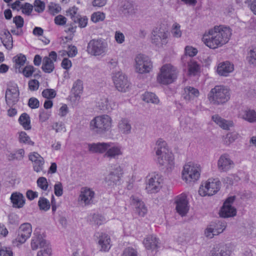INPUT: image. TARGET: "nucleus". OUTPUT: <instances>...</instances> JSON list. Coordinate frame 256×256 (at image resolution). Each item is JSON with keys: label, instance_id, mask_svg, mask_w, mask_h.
Returning <instances> with one entry per match:
<instances>
[{"label": "nucleus", "instance_id": "1", "mask_svg": "<svg viewBox=\"0 0 256 256\" xmlns=\"http://www.w3.org/2000/svg\"><path fill=\"white\" fill-rule=\"evenodd\" d=\"M232 35L230 29L222 26L209 30V48L214 49L228 42Z\"/></svg>", "mask_w": 256, "mask_h": 256}, {"label": "nucleus", "instance_id": "2", "mask_svg": "<svg viewBox=\"0 0 256 256\" xmlns=\"http://www.w3.org/2000/svg\"><path fill=\"white\" fill-rule=\"evenodd\" d=\"M230 90L226 86H216L212 88L209 96V102L214 106L222 105L230 99Z\"/></svg>", "mask_w": 256, "mask_h": 256}, {"label": "nucleus", "instance_id": "3", "mask_svg": "<svg viewBox=\"0 0 256 256\" xmlns=\"http://www.w3.org/2000/svg\"><path fill=\"white\" fill-rule=\"evenodd\" d=\"M112 120L107 114L96 116L90 122V129L94 132L102 134L108 132L112 127Z\"/></svg>", "mask_w": 256, "mask_h": 256}, {"label": "nucleus", "instance_id": "4", "mask_svg": "<svg viewBox=\"0 0 256 256\" xmlns=\"http://www.w3.org/2000/svg\"><path fill=\"white\" fill-rule=\"evenodd\" d=\"M31 242V247L32 250L38 248L40 250L38 252L36 256H51L52 249L50 243L44 240L40 234L35 235Z\"/></svg>", "mask_w": 256, "mask_h": 256}, {"label": "nucleus", "instance_id": "5", "mask_svg": "<svg viewBox=\"0 0 256 256\" xmlns=\"http://www.w3.org/2000/svg\"><path fill=\"white\" fill-rule=\"evenodd\" d=\"M177 77V72L174 67L170 64L164 65L157 76L158 82L163 84L172 83Z\"/></svg>", "mask_w": 256, "mask_h": 256}, {"label": "nucleus", "instance_id": "6", "mask_svg": "<svg viewBox=\"0 0 256 256\" xmlns=\"http://www.w3.org/2000/svg\"><path fill=\"white\" fill-rule=\"evenodd\" d=\"M200 165L190 162L186 164L182 172V178L186 183L194 182L200 176Z\"/></svg>", "mask_w": 256, "mask_h": 256}, {"label": "nucleus", "instance_id": "7", "mask_svg": "<svg viewBox=\"0 0 256 256\" xmlns=\"http://www.w3.org/2000/svg\"><path fill=\"white\" fill-rule=\"evenodd\" d=\"M168 31L165 28L161 26L156 28L152 32L151 42L158 47H162L168 43Z\"/></svg>", "mask_w": 256, "mask_h": 256}, {"label": "nucleus", "instance_id": "8", "mask_svg": "<svg viewBox=\"0 0 256 256\" xmlns=\"http://www.w3.org/2000/svg\"><path fill=\"white\" fill-rule=\"evenodd\" d=\"M107 44L102 39H92L88 44L86 51L92 55L98 56L104 54Z\"/></svg>", "mask_w": 256, "mask_h": 256}, {"label": "nucleus", "instance_id": "9", "mask_svg": "<svg viewBox=\"0 0 256 256\" xmlns=\"http://www.w3.org/2000/svg\"><path fill=\"white\" fill-rule=\"evenodd\" d=\"M236 198L235 196L228 197L224 200L220 211V216L224 218L234 217L236 214V209L232 206Z\"/></svg>", "mask_w": 256, "mask_h": 256}, {"label": "nucleus", "instance_id": "10", "mask_svg": "<svg viewBox=\"0 0 256 256\" xmlns=\"http://www.w3.org/2000/svg\"><path fill=\"white\" fill-rule=\"evenodd\" d=\"M136 70L140 74L149 72L152 68V62L150 58L144 54H138L135 59Z\"/></svg>", "mask_w": 256, "mask_h": 256}, {"label": "nucleus", "instance_id": "11", "mask_svg": "<svg viewBox=\"0 0 256 256\" xmlns=\"http://www.w3.org/2000/svg\"><path fill=\"white\" fill-rule=\"evenodd\" d=\"M112 80L116 88L120 92H126L130 86V82L126 76L122 72H118L114 74Z\"/></svg>", "mask_w": 256, "mask_h": 256}, {"label": "nucleus", "instance_id": "12", "mask_svg": "<svg viewBox=\"0 0 256 256\" xmlns=\"http://www.w3.org/2000/svg\"><path fill=\"white\" fill-rule=\"evenodd\" d=\"M122 174V168L120 166L114 168V171L111 172L104 178L105 186L112 188L116 186L120 180Z\"/></svg>", "mask_w": 256, "mask_h": 256}, {"label": "nucleus", "instance_id": "13", "mask_svg": "<svg viewBox=\"0 0 256 256\" xmlns=\"http://www.w3.org/2000/svg\"><path fill=\"white\" fill-rule=\"evenodd\" d=\"M176 210L182 216H185L188 212V202L186 194H182L176 198Z\"/></svg>", "mask_w": 256, "mask_h": 256}, {"label": "nucleus", "instance_id": "14", "mask_svg": "<svg viewBox=\"0 0 256 256\" xmlns=\"http://www.w3.org/2000/svg\"><path fill=\"white\" fill-rule=\"evenodd\" d=\"M162 178L158 174H154L148 180L146 188L148 193H156L158 192L162 186Z\"/></svg>", "mask_w": 256, "mask_h": 256}, {"label": "nucleus", "instance_id": "15", "mask_svg": "<svg viewBox=\"0 0 256 256\" xmlns=\"http://www.w3.org/2000/svg\"><path fill=\"white\" fill-rule=\"evenodd\" d=\"M19 91L18 88L12 86L7 88L6 92V102L10 107L16 104L19 100Z\"/></svg>", "mask_w": 256, "mask_h": 256}, {"label": "nucleus", "instance_id": "16", "mask_svg": "<svg viewBox=\"0 0 256 256\" xmlns=\"http://www.w3.org/2000/svg\"><path fill=\"white\" fill-rule=\"evenodd\" d=\"M28 158L33 163V168L35 172H38L43 170L44 160L40 154L36 152H31Z\"/></svg>", "mask_w": 256, "mask_h": 256}, {"label": "nucleus", "instance_id": "17", "mask_svg": "<svg viewBox=\"0 0 256 256\" xmlns=\"http://www.w3.org/2000/svg\"><path fill=\"white\" fill-rule=\"evenodd\" d=\"M94 196V192L90 188L84 187L81 189L80 194L78 200L85 206L89 205L92 202V199Z\"/></svg>", "mask_w": 256, "mask_h": 256}, {"label": "nucleus", "instance_id": "18", "mask_svg": "<svg viewBox=\"0 0 256 256\" xmlns=\"http://www.w3.org/2000/svg\"><path fill=\"white\" fill-rule=\"evenodd\" d=\"M158 162L162 166H164L168 170H172L174 168V156L172 152H168L158 156Z\"/></svg>", "mask_w": 256, "mask_h": 256}, {"label": "nucleus", "instance_id": "19", "mask_svg": "<svg viewBox=\"0 0 256 256\" xmlns=\"http://www.w3.org/2000/svg\"><path fill=\"white\" fill-rule=\"evenodd\" d=\"M234 163L230 158L228 154H224L222 155L218 162V169L223 172H226L233 168Z\"/></svg>", "mask_w": 256, "mask_h": 256}, {"label": "nucleus", "instance_id": "20", "mask_svg": "<svg viewBox=\"0 0 256 256\" xmlns=\"http://www.w3.org/2000/svg\"><path fill=\"white\" fill-rule=\"evenodd\" d=\"M117 128L118 132L122 134H130L132 129L130 120L127 118H120L118 122Z\"/></svg>", "mask_w": 256, "mask_h": 256}, {"label": "nucleus", "instance_id": "21", "mask_svg": "<svg viewBox=\"0 0 256 256\" xmlns=\"http://www.w3.org/2000/svg\"><path fill=\"white\" fill-rule=\"evenodd\" d=\"M95 236L98 238V244L100 246V250L108 252L110 248V236L105 233L96 232Z\"/></svg>", "mask_w": 256, "mask_h": 256}, {"label": "nucleus", "instance_id": "22", "mask_svg": "<svg viewBox=\"0 0 256 256\" xmlns=\"http://www.w3.org/2000/svg\"><path fill=\"white\" fill-rule=\"evenodd\" d=\"M234 70V64L229 61H225L218 64L216 72L220 76H228Z\"/></svg>", "mask_w": 256, "mask_h": 256}, {"label": "nucleus", "instance_id": "23", "mask_svg": "<svg viewBox=\"0 0 256 256\" xmlns=\"http://www.w3.org/2000/svg\"><path fill=\"white\" fill-rule=\"evenodd\" d=\"M209 227V238H212L223 232L226 228V222L224 221H216L214 224Z\"/></svg>", "mask_w": 256, "mask_h": 256}, {"label": "nucleus", "instance_id": "24", "mask_svg": "<svg viewBox=\"0 0 256 256\" xmlns=\"http://www.w3.org/2000/svg\"><path fill=\"white\" fill-rule=\"evenodd\" d=\"M132 203L135 206V211L139 216H144L147 212V208L144 203L138 198L132 196L130 197Z\"/></svg>", "mask_w": 256, "mask_h": 256}, {"label": "nucleus", "instance_id": "25", "mask_svg": "<svg viewBox=\"0 0 256 256\" xmlns=\"http://www.w3.org/2000/svg\"><path fill=\"white\" fill-rule=\"evenodd\" d=\"M10 201L12 204V207L17 208H22L26 202V200L23 194L19 192H14L11 194Z\"/></svg>", "mask_w": 256, "mask_h": 256}, {"label": "nucleus", "instance_id": "26", "mask_svg": "<svg viewBox=\"0 0 256 256\" xmlns=\"http://www.w3.org/2000/svg\"><path fill=\"white\" fill-rule=\"evenodd\" d=\"M110 146V143L98 142L88 144V150L93 153L102 154L106 152L108 148Z\"/></svg>", "mask_w": 256, "mask_h": 256}, {"label": "nucleus", "instance_id": "27", "mask_svg": "<svg viewBox=\"0 0 256 256\" xmlns=\"http://www.w3.org/2000/svg\"><path fill=\"white\" fill-rule=\"evenodd\" d=\"M0 38L4 46L8 50H11L13 47L12 37L8 30H4L0 34Z\"/></svg>", "mask_w": 256, "mask_h": 256}, {"label": "nucleus", "instance_id": "28", "mask_svg": "<svg viewBox=\"0 0 256 256\" xmlns=\"http://www.w3.org/2000/svg\"><path fill=\"white\" fill-rule=\"evenodd\" d=\"M146 248L148 250H154L158 247V240L156 236H148L143 242Z\"/></svg>", "mask_w": 256, "mask_h": 256}, {"label": "nucleus", "instance_id": "29", "mask_svg": "<svg viewBox=\"0 0 256 256\" xmlns=\"http://www.w3.org/2000/svg\"><path fill=\"white\" fill-rule=\"evenodd\" d=\"M212 118L216 124L224 130H228L230 127L232 126V122L226 120L222 118L218 114L213 116Z\"/></svg>", "mask_w": 256, "mask_h": 256}, {"label": "nucleus", "instance_id": "30", "mask_svg": "<svg viewBox=\"0 0 256 256\" xmlns=\"http://www.w3.org/2000/svg\"><path fill=\"white\" fill-rule=\"evenodd\" d=\"M221 182L218 178L209 179V196L216 194L220 190Z\"/></svg>", "mask_w": 256, "mask_h": 256}, {"label": "nucleus", "instance_id": "31", "mask_svg": "<svg viewBox=\"0 0 256 256\" xmlns=\"http://www.w3.org/2000/svg\"><path fill=\"white\" fill-rule=\"evenodd\" d=\"M122 154L120 148L118 146H112L110 144V148L104 154V157L110 158H115L116 157Z\"/></svg>", "mask_w": 256, "mask_h": 256}, {"label": "nucleus", "instance_id": "32", "mask_svg": "<svg viewBox=\"0 0 256 256\" xmlns=\"http://www.w3.org/2000/svg\"><path fill=\"white\" fill-rule=\"evenodd\" d=\"M185 95L184 98L186 100H190L199 96V91L198 89L192 86H187L184 89Z\"/></svg>", "mask_w": 256, "mask_h": 256}, {"label": "nucleus", "instance_id": "33", "mask_svg": "<svg viewBox=\"0 0 256 256\" xmlns=\"http://www.w3.org/2000/svg\"><path fill=\"white\" fill-rule=\"evenodd\" d=\"M166 142L162 138H160L156 141V147L155 148L156 156H161L162 154L170 152L166 148Z\"/></svg>", "mask_w": 256, "mask_h": 256}, {"label": "nucleus", "instance_id": "34", "mask_svg": "<svg viewBox=\"0 0 256 256\" xmlns=\"http://www.w3.org/2000/svg\"><path fill=\"white\" fill-rule=\"evenodd\" d=\"M42 68L44 72L48 74L51 73L54 70V66L50 58H48V56L44 58Z\"/></svg>", "mask_w": 256, "mask_h": 256}, {"label": "nucleus", "instance_id": "35", "mask_svg": "<svg viewBox=\"0 0 256 256\" xmlns=\"http://www.w3.org/2000/svg\"><path fill=\"white\" fill-rule=\"evenodd\" d=\"M198 51L196 48L192 46H187L184 48V55L182 57V62L184 64H186L187 61L188 56L190 57H194L197 54Z\"/></svg>", "mask_w": 256, "mask_h": 256}, {"label": "nucleus", "instance_id": "36", "mask_svg": "<svg viewBox=\"0 0 256 256\" xmlns=\"http://www.w3.org/2000/svg\"><path fill=\"white\" fill-rule=\"evenodd\" d=\"M220 245L217 244L211 250L212 256H230V251L226 248L220 250Z\"/></svg>", "mask_w": 256, "mask_h": 256}, {"label": "nucleus", "instance_id": "37", "mask_svg": "<svg viewBox=\"0 0 256 256\" xmlns=\"http://www.w3.org/2000/svg\"><path fill=\"white\" fill-rule=\"evenodd\" d=\"M20 124L26 130L31 129L30 117L26 113H23L18 118Z\"/></svg>", "mask_w": 256, "mask_h": 256}, {"label": "nucleus", "instance_id": "38", "mask_svg": "<svg viewBox=\"0 0 256 256\" xmlns=\"http://www.w3.org/2000/svg\"><path fill=\"white\" fill-rule=\"evenodd\" d=\"M120 11L126 16L132 15L135 12L134 5L128 1L124 2Z\"/></svg>", "mask_w": 256, "mask_h": 256}, {"label": "nucleus", "instance_id": "39", "mask_svg": "<svg viewBox=\"0 0 256 256\" xmlns=\"http://www.w3.org/2000/svg\"><path fill=\"white\" fill-rule=\"evenodd\" d=\"M83 90L82 82L80 80H77L74 82L71 92L74 94L75 98L80 96V94Z\"/></svg>", "mask_w": 256, "mask_h": 256}, {"label": "nucleus", "instance_id": "40", "mask_svg": "<svg viewBox=\"0 0 256 256\" xmlns=\"http://www.w3.org/2000/svg\"><path fill=\"white\" fill-rule=\"evenodd\" d=\"M188 74L190 76H195L200 70V66L197 62L190 60L188 62Z\"/></svg>", "mask_w": 256, "mask_h": 256}, {"label": "nucleus", "instance_id": "41", "mask_svg": "<svg viewBox=\"0 0 256 256\" xmlns=\"http://www.w3.org/2000/svg\"><path fill=\"white\" fill-rule=\"evenodd\" d=\"M242 118L246 120L251 122L254 123L256 122V112L253 110L248 109L246 110Z\"/></svg>", "mask_w": 256, "mask_h": 256}, {"label": "nucleus", "instance_id": "42", "mask_svg": "<svg viewBox=\"0 0 256 256\" xmlns=\"http://www.w3.org/2000/svg\"><path fill=\"white\" fill-rule=\"evenodd\" d=\"M142 100L146 102L158 104L159 102L158 97L154 93L146 92L142 96Z\"/></svg>", "mask_w": 256, "mask_h": 256}, {"label": "nucleus", "instance_id": "43", "mask_svg": "<svg viewBox=\"0 0 256 256\" xmlns=\"http://www.w3.org/2000/svg\"><path fill=\"white\" fill-rule=\"evenodd\" d=\"M26 60V56L22 54L14 57L13 61L15 62V68L19 69V72H20V68L24 64Z\"/></svg>", "mask_w": 256, "mask_h": 256}, {"label": "nucleus", "instance_id": "44", "mask_svg": "<svg viewBox=\"0 0 256 256\" xmlns=\"http://www.w3.org/2000/svg\"><path fill=\"white\" fill-rule=\"evenodd\" d=\"M28 238L24 234L18 230V235L16 238L12 240V244L14 246H18L19 245L24 243Z\"/></svg>", "mask_w": 256, "mask_h": 256}, {"label": "nucleus", "instance_id": "45", "mask_svg": "<svg viewBox=\"0 0 256 256\" xmlns=\"http://www.w3.org/2000/svg\"><path fill=\"white\" fill-rule=\"evenodd\" d=\"M18 230L29 238L32 232V226L29 223H24L20 225Z\"/></svg>", "mask_w": 256, "mask_h": 256}, {"label": "nucleus", "instance_id": "46", "mask_svg": "<svg viewBox=\"0 0 256 256\" xmlns=\"http://www.w3.org/2000/svg\"><path fill=\"white\" fill-rule=\"evenodd\" d=\"M98 106L100 110L103 111L110 112L112 109L107 98L101 99L98 102Z\"/></svg>", "mask_w": 256, "mask_h": 256}, {"label": "nucleus", "instance_id": "47", "mask_svg": "<svg viewBox=\"0 0 256 256\" xmlns=\"http://www.w3.org/2000/svg\"><path fill=\"white\" fill-rule=\"evenodd\" d=\"M40 210L47 211L50 208V204L48 200L44 198H40L38 202Z\"/></svg>", "mask_w": 256, "mask_h": 256}, {"label": "nucleus", "instance_id": "48", "mask_svg": "<svg viewBox=\"0 0 256 256\" xmlns=\"http://www.w3.org/2000/svg\"><path fill=\"white\" fill-rule=\"evenodd\" d=\"M19 140L21 143H24L30 146L34 144V142L30 140V138L24 132H21L19 133Z\"/></svg>", "mask_w": 256, "mask_h": 256}, {"label": "nucleus", "instance_id": "49", "mask_svg": "<svg viewBox=\"0 0 256 256\" xmlns=\"http://www.w3.org/2000/svg\"><path fill=\"white\" fill-rule=\"evenodd\" d=\"M246 60L250 64L256 66V48L250 50L246 57Z\"/></svg>", "mask_w": 256, "mask_h": 256}, {"label": "nucleus", "instance_id": "50", "mask_svg": "<svg viewBox=\"0 0 256 256\" xmlns=\"http://www.w3.org/2000/svg\"><path fill=\"white\" fill-rule=\"evenodd\" d=\"M88 18L86 16L82 17L80 15L74 18L73 20L75 24H78V26L80 28H85L88 24Z\"/></svg>", "mask_w": 256, "mask_h": 256}, {"label": "nucleus", "instance_id": "51", "mask_svg": "<svg viewBox=\"0 0 256 256\" xmlns=\"http://www.w3.org/2000/svg\"><path fill=\"white\" fill-rule=\"evenodd\" d=\"M105 14L103 12H97L93 13L91 16L92 22L96 23L99 22L103 21L105 18Z\"/></svg>", "mask_w": 256, "mask_h": 256}, {"label": "nucleus", "instance_id": "52", "mask_svg": "<svg viewBox=\"0 0 256 256\" xmlns=\"http://www.w3.org/2000/svg\"><path fill=\"white\" fill-rule=\"evenodd\" d=\"M45 3L40 0H35L34 3V10L38 13L42 12L45 9Z\"/></svg>", "mask_w": 256, "mask_h": 256}, {"label": "nucleus", "instance_id": "53", "mask_svg": "<svg viewBox=\"0 0 256 256\" xmlns=\"http://www.w3.org/2000/svg\"><path fill=\"white\" fill-rule=\"evenodd\" d=\"M38 186L42 190L46 191L48 190V184L47 180L46 178L40 177L37 180Z\"/></svg>", "mask_w": 256, "mask_h": 256}, {"label": "nucleus", "instance_id": "54", "mask_svg": "<svg viewBox=\"0 0 256 256\" xmlns=\"http://www.w3.org/2000/svg\"><path fill=\"white\" fill-rule=\"evenodd\" d=\"M198 194L202 196H205L208 194V180L202 182L198 190Z\"/></svg>", "mask_w": 256, "mask_h": 256}, {"label": "nucleus", "instance_id": "55", "mask_svg": "<svg viewBox=\"0 0 256 256\" xmlns=\"http://www.w3.org/2000/svg\"><path fill=\"white\" fill-rule=\"evenodd\" d=\"M36 70V68L33 66H26L22 70V72L24 76L30 78L32 76Z\"/></svg>", "mask_w": 256, "mask_h": 256}, {"label": "nucleus", "instance_id": "56", "mask_svg": "<svg viewBox=\"0 0 256 256\" xmlns=\"http://www.w3.org/2000/svg\"><path fill=\"white\" fill-rule=\"evenodd\" d=\"M42 96L48 99L54 98L56 96V92L53 89L47 88L44 90L42 93Z\"/></svg>", "mask_w": 256, "mask_h": 256}, {"label": "nucleus", "instance_id": "57", "mask_svg": "<svg viewBox=\"0 0 256 256\" xmlns=\"http://www.w3.org/2000/svg\"><path fill=\"white\" fill-rule=\"evenodd\" d=\"M180 26L178 23H174L172 26V36L175 38H180L182 36V32L180 30Z\"/></svg>", "mask_w": 256, "mask_h": 256}, {"label": "nucleus", "instance_id": "58", "mask_svg": "<svg viewBox=\"0 0 256 256\" xmlns=\"http://www.w3.org/2000/svg\"><path fill=\"white\" fill-rule=\"evenodd\" d=\"M78 8L76 6H72L66 10L67 16H70L73 21L74 18L78 17L80 14L78 13Z\"/></svg>", "mask_w": 256, "mask_h": 256}, {"label": "nucleus", "instance_id": "59", "mask_svg": "<svg viewBox=\"0 0 256 256\" xmlns=\"http://www.w3.org/2000/svg\"><path fill=\"white\" fill-rule=\"evenodd\" d=\"M28 86L30 91H36L40 86V82L36 79L30 80L28 81Z\"/></svg>", "mask_w": 256, "mask_h": 256}, {"label": "nucleus", "instance_id": "60", "mask_svg": "<svg viewBox=\"0 0 256 256\" xmlns=\"http://www.w3.org/2000/svg\"><path fill=\"white\" fill-rule=\"evenodd\" d=\"M20 8L22 10V12L26 15L30 16L33 10V6L29 3L26 2Z\"/></svg>", "mask_w": 256, "mask_h": 256}, {"label": "nucleus", "instance_id": "61", "mask_svg": "<svg viewBox=\"0 0 256 256\" xmlns=\"http://www.w3.org/2000/svg\"><path fill=\"white\" fill-rule=\"evenodd\" d=\"M54 194L57 196H60L63 194V187L62 184L58 182L54 186Z\"/></svg>", "mask_w": 256, "mask_h": 256}, {"label": "nucleus", "instance_id": "62", "mask_svg": "<svg viewBox=\"0 0 256 256\" xmlns=\"http://www.w3.org/2000/svg\"><path fill=\"white\" fill-rule=\"evenodd\" d=\"M13 22L16 24V28H22L24 24V18L20 16H16L13 18Z\"/></svg>", "mask_w": 256, "mask_h": 256}, {"label": "nucleus", "instance_id": "63", "mask_svg": "<svg viewBox=\"0 0 256 256\" xmlns=\"http://www.w3.org/2000/svg\"><path fill=\"white\" fill-rule=\"evenodd\" d=\"M238 138V134L236 132L228 133L226 134V144H230L234 142Z\"/></svg>", "mask_w": 256, "mask_h": 256}, {"label": "nucleus", "instance_id": "64", "mask_svg": "<svg viewBox=\"0 0 256 256\" xmlns=\"http://www.w3.org/2000/svg\"><path fill=\"white\" fill-rule=\"evenodd\" d=\"M122 256H138L137 252L133 248H126L123 252Z\"/></svg>", "mask_w": 256, "mask_h": 256}]
</instances>
